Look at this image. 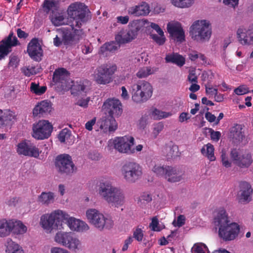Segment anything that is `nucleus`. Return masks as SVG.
<instances>
[{"instance_id":"f257e3e1","label":"nucleus","mask_w":253,"mask_h":253,"mask_svg":"<svg viewBox=\"0 0 253 253\" xmlns=\"http://www.w3.org/2000/svg\"><path fill=\"white\" fill-rule=\"evenodd\" d=\"M67 13L70 18L68 24L73 33L64 28L59 30V34L64 44L71 45L77 43L82 38L84 33L81 27L91 18V16L87 6L80 2L71 3L68 8Z\"/></svg>"},{"instance_id":"f03ea898","label":"nucleus","mask_w":253,"mask_h":253,"mask_svg":"<svg viewBox=\"0 0 253 253\" xmlns=\"http://www.w3.org/2000/svg\"><path fill=\"white\" fill-rule=\"evenodd\" d=\"M214 223L219 227L218 235L223 240L232 241L238 236L240 231L239 225L229 220L225 210H219L214 218Z\"/></svg>"},{"instance_id":"7ed1b4c3","label":"nucleus","mask_w":253,"mask_h":253,"mask_svg":"<svg viewBox=\"0 0 253 253\" xmlns=\"http://www.w3.org/2000/svg\"><path fill=\"white\" fill-rule=\"evenodd\" d=\"M52 81L54 83L57 90H67L71 89V93L74 95H82L87 90V87L83 83L71 84L68 72L63 68L54 71Z\"/></svg>"},{"instance_id":"20e7f679","label":"nucleus","mask_w":253,"mask_h":253,"mask_svg":"<svg viewBox=\"0 0 253 253\" xmlns=\"http://www.w3.org/2000/svg\"><path fill=\"white\" fill-rule=\"evenodd\" d=\"M98 194L102 199L112 206L118 207L124 203L125 196L123 191L109 182L100 183Z\"/></svg>"},{"instance_id":"39448f33","label":"nucleus","mask_w":253,"mask_h":253,"mask_svg":"<svg viewBox=\"0 0 253 253\" xmlns=\"http://www.w3.org/2000/svg\"><path fill=\"white\" fill-rule=\"evenodd\" d=\"M190 34L192 39L197 42L208 41L211 35L210 23L205 20L194 22L190 28Z\"/></svg>"},{"instance_id":"423d86ee","label":"nucleus","mask_w":253,"mask_h":253,"mask_svg":"<svg viewBox=\"0 0 253 253\" xmlns=\"http://www.w3.org/2000/svg\"><path fill=\"white\" fill-rule=\"evenodd\" d=\"M131 93L134 102L139 104L143 103L151 97L153 87L148 82L139 81L131 86Z\"/></svg>"},{"instance_id":"0eeeda50","label":"nucleus","mask_w":253,"mask_h":253,"mask_svg":"<svg viewBox=\"0 0 253 253\" xmlns=\"http://www.w3.org/2000/svg\"><path fill=\"white\" fill-rule=\"evenodd\" d=\"M68 214L61 210H56L49 214H44L41 218L42 227L46 230H60L63 228L62 222L68 218Z\"/></svg>"},{"instance_id":"6e6552de","label":"nucleus","mask_w":253,"mask_h":253,"mask_svg":"<svg viewBox=\"0 0 253 253\" xmlns=\"http://www.w3.org/2000/svg\"><path fill=\"white\" fill-rule=\"evenodd\" d=\"M122 175L128 183H134L141 178L143 175L142 167L133 162L126 163L121 168Z\"/></svg>"},{"instance_id":"1a4fd4ad","label":"nucleus","mask_w":253,"mask_h":253,"mask_svg":"<svg viewBox=\"0 0 253 253\" xmlns=\"http://www.w3.org/2000/svg\"><path fill=\"white\" fill-rule=\"evenodd\" d=\"M117 70L115 65H101L97 67L91 75L93 80L97 84H107L113 81V75Z\"/></svg>"},{"instance_id":"9d476101","label":"nucleus","mask_w":253,"mask_h":253,"mask_svg":"<svg viewBox=\"0 0 253 253\" xmlns=\"http://www.w3.org/2000/svg\"><path fill=\"white\" fill-rule=\"evenodd\" d=\"M86 215L89 222L99 230L109 229L113 227V220L104 215L96 209H91L86 211Z\"/></svg>"},{"instance_id":"9b49d317","label":"nucleus","mask_w":253,"mask_h":253,"mask_svg":"<svg viewBox=\"0 0 253 253\" xmlns=\"http://www.w3.org/2000/svg\"><path fill=\"white\" fill-rule=\"evenodd\" d=\"M55 165L59 173L66 175H71L76 172L77 169L71 157L68 154H64L57 156Z\"/></svg>"},{"instance_id":"f8f14e48","label":"nucleus","mask_w":253,"mask_h":253,"mask_svg":"<svg viewBox=\"0 0 253 253\" xmlns=\"http://www.w3.org/2000/svg\"><path fill=\"white\" fill-rule=\"evenodd\" d=\"M32 136L38 140L48 138L52 131V125L46 120H41L33 125Z\"/></svg>"},{"instance_id":"ddd939ff","label":"nucleus","mask_w":253,"mask_h":253,"mask_svg":"<svg viewBox=\"0 0 253 253\" xmlns=\"http://www.w3.org/2000/svg\"><path fill=\"white\" fill-rule=\"evenodd\" d=\"M17 152L19 155L38 158L40 152L39 149L30 141L24 140L17 145Z\"/></svg>"},{"instance_id":"4468645a","label":"nucleus","mask_w":253,"mask_h":253,"mask_svg":"<svg viewBox=\"0 0 253 253\" xmlns=\"http://www.w3.org/2000/svg\"><path fill=\"white\" fill-rule=\"evenodd\" d=\"M18 44V41L15 36H13V33H10L8 36L0 42V60L3 59L12 51V47Z\"/></svg>"},{"instance_id":"2eb2a0df","label":"nucleus","mask_w":253,"mask_h":253,"mask_svg":"<svg viewBox=\"0 0 253 253\" xmlns=\"http://www.w3.org/2000/svg\"><path fill=\"white\" fill-rule=\"evenodd\" d=\"M134 140L133 137L131 136L117 137L113 141L114 148L119 152L130 153V147L134 144Z\"/></svg>"},{"instance_id":"dca6fc26","label":"nucleus","mask_w":253,"mask_h":253,"mask_svg":"<svg viewBox=\"0 0 253 253\" xmlns=\"http://www.w3.org/2000/svg\"><path fill=\"white\" fill-rule=\"evenodd\" d=\"M102 107L110 116H118L122 113V104L117 99H108L104 102Z\"/></svg>"},{"instance_id":"f3484780","label":"nucleus","mask_w":253,"mask_h":253,"mask_svg":"<svg viewBox=\"0 0 253 253\" xmlns=\"http://www.w3.org/2000/svg\"><path fill=\"white\" fill-rule=\"evenodd\" d=\"M139 29L137 26L132 27L128 30H122L116 36V41L121 44L130 42L136 38Z\"/></svg>"},{"instance_id":"a211bd4d","label":"nucleus","mask_w":253,"mask_h":253,"mask_svg":"<svg viewBox=\"0 0 253 253\" xmlns=\"http://www.w3.org/2000/svg\"><path fill=\"white\" fill-rule=\"evenodd\" d=\"M167 30L172 39L180 42L184 41V32L179 22H169L167 25Z\"/></svg>"},{"instance_id":"6ab92c4d","label":"nucleus","mask_w":253,"mask_h":253,"mask_svg":"<svg viewBox=\"0 0 253 253\" xmlns=\"http://www.w3.org/2000/svg\"><path fill=\"white\" fill-rule=\"evenodd\" d=\"M27 52L30 57L36 61L42 60V49L38 39H33L28 44Z\"/></svg>"},{"instance_id":"aec40b11","label":"nucleus","mask_w":253,"mask_h":253,"mask_svg":"<svg viewBox=\"0 0 253 253\" xmlns=\"http://www.w3.org/2000/svg\"><path fill=\"white\" fill-rule=\"evenodd\" d=\"M240 190L237 194V198L241 203H247L251 200L253 189L250 184L246 181L240 183Z\"/></svg>"},{"instance_id":"412c9836","label":"nucleus","mask_w":253,"mask_h":253,"mask_svg":"<svg viewBox=\"0 0 253 253\" xmlns=\"http://www.w3.org/2000/svg\"><path fill=\"white\" fill-rule=\"evenodd\" d=\"M184 173L181 169L175 167L168 166L165 178L169 182H177L184 179Z\"/></svg>"},{"instance_id":"4be33fe9","label":"nucleus","mask_w":253,"mask_h":253,"mask_svg":"<svg viewBox=\"0 0 253 253\" xmlns=\"http://www.w3.org/2000/svg\"><path fill=\"white\" fill-rule=\"evenodd\" d=\"M64 220L66 221L68 226L72 230L84 232L89 229V226L85 222L73 217H70L69 215L67 219H64Z\"/></svg>"},{"instance_id":"5701e85b","label":"nucleus","mask_w":253,"mask_h":253,"mask_svg":"<svg viewBox=\"0 0 253 253\" xmlns=\"http://www.w3.org/2000/svg\"><path fill=\"white\" fill-rule=\"evenodd\" d=\"M100 128L104 132L114 131L117 128V124L113 116L103 117L98 122Z\"/></svg>"},{"instance_id":"b1692460","label":"nucleus","mask_w":253,"mask_h":253,"mask_svg":"<svg viewBox=\"0 0 253 253\" xmlns=\"http://www.w3.org/2000/svg\"><path fill=\"white\" fill-rule=\"evenodd\" d=\"M237 37L242 44H250L253 43V25L249 26L248 29L244 32L239 29L237 32Z\"/></svg>"},{"instance_id":"393cba45","label":"nucleus","mask_w":253,"mask_h":253,"mask_svg":"<svg viewBox=\"0 0 253 253\" xmlns=\"http://www.w3.org/2000/svg\"><path fill=\"white\" fill-rule=\"evenodd\" d=\"M150 11V6L146 2H142L141 3L128 8V13L130 15L135 16H146Z\"/></svg>"},{"instance_id":"a878e982","label":"nucleus","mask_w":253,"mask_h":253,"mask_svg":"<svg viewBox=\"0 0 253 253\" xmlns=\"http://www.w3.org/2000/svg\"><path fill=\"white\" fill-rule=\"evenodd\" d=\"M51 103L47 100H43L39 103L34 108L33 114L34 116H43L50 112Z\"/></svg>"},{"instance_id":"bb28decb","label":"nucleus","mask_w":253,"mask_h":253,"mask_svg":"<svg viewBox=\"0 0 253 253\" xmlns=\"http://www.w3.org/2000/svg\"><path fill=\"white\" fill-rule=\"evenodd\" d=\"M9 234L11 232L15 235L23 234L27 230V227L20 220H9Z\"/></svg>"},{"instance_id":"cd10ccee","label":"nucleus","mask_w":253,"mask_h":253,"mask_svg":"<svg viewBox=\"0 0 253 253\" xmlns=\"http://www.w3.org/2000/svg\"><path fill=\"white\" fill-rule=\"evenodd\" d=\"M243 129L242 126L238 124L231 128L230 136L235 143L242 142L245 138Z\"/></svg>"},{"instance_id":"c85d7f7f","label":"nucleus","mask_w":253,"mask_h":253,"mask_svg":"<svg viewBox=\"0 0 253 253\" xmlns=\"http://www.w3.org/2000/svg\"><path fill=\"white\" fill-rule=\"evenodd\" d=\"M164 153L168 160L174 159L179 156V152L177 145L173 144L172 142L166 145Z\"/></svg>"},{"instance_id":"c756f323","label":"nucleus","mask_w":253,"mask_h":253,"mask_svg":"<svg viewBox=\"0 0 253 253\" xmlns=\"http://www.w3.org/2000/svg\"><path fill=\"white\" fill-rule=\"evenodd\" d=\"M59 4V0H44L43 3V10L46 13L51 11L53 14L58 10Z\"/></svg>"},{"instance_id":"7c9ffc66","label":"nucleus","mask_w":253,"mask_h":253,"mask_svg":"<svg viewBox=\"0 0 253 253\" xmlns=\"http://www.w3.org/2000/svg\"><path fill=\"white\" fill-rule=\"evenodd\" d=\"M55 195L53 192H42L38 197V202L42 205L48 206L54 202Z\"/></svg>"},{"instance_id":"2f4dec72","label":"nucleus","mask_w":253,"mask_h":253,"mask_svg":"<svg viewBox=\"0 0 253 253\" xmlns=\"http://www.w3.org/2000/svg\"><path fill=\"white\" fill-rule=\"evenodd\" d=\"M165 60L167 63H172L179 67L183 66L185 62L184 57L175 53L167 55L165 57Z\"/></svg>"},{"instance_id":"473e14b6","label":"nucleus","mask_w":253,"mask_h":253,"mask_svg":"<svg viewBox=\"0 0 253 253\" xmlns=\"http://www.w3.org/2000/svg\"><path fill=\"white\" fill-rule=\"evenodd\" d=\"M201 153L206 156L210 161H212L215 160V157L214 155V148L213 146L208 143L204 145L201 150Z\"/></svg>"},{"instance_id":"72a5a7b5","label":"nucleus","mask_w":253,"mask_h":253,"mask_svg":"<svg viewBox=\"0 0 253 253\" xmlns=\"http://www.w3.org/2000/svg\"><path fill=\"white\" fill-rule=\"evenodd\" d=\"M6 253H23L19 246L11 239L8 238L6 241Z\"/></svg>"},{"instance_id":"f704fd0d","label":"nucleus","mask_w":253,"mask_h":253,"mask_svg":"<svg viewBox=\"0 0 253 253\" xmlns=\"http://www.w3.org/2000/svg\"><path fill=\"white\" fill-rule=\"evenodd\" d=\"M14 116L10 112H6L2 113V111H0V127L4 126H8L11 125V122L14 119Z\"/></svg>"},{"instance_id":"c9c22d12","label":"nucleus","mask_w":253,"mask_h":253,"mask_svg":"<svg viewBox=\"0 0 253 253\" xmlns=\"http://www.w3.org/2000/svg\"><path fill=\"white\" fill-rule=\"evenodd\" d=\"M252 162L253 160L251 155L249 153H245L242 154V157H241V160L237 162L236 165L241 168H248Z\"/></svg>"},{"instance_id":"e433bc0d","label":"nucleus","mask_w":253,"mask_h":253,"mask_svg":"<svg viewBox=\"0 0 253 253\" xmlns=\"http://www.w3.org/2000/svg\"><path fill=\"white\" fill-rule=\"evenodd\" d=\"M120 44L116 41L106 43L100 47V51L102 53L107 51L111 52H115L120 47Z\"/></svg>"},{"instance_id":"4c0bfd02","label":"nucleus","mask_w":253,"mask_h":253,"mask_svg":"<svg viewBox=\"0 0 253 253\" xmlns=\"http://www.w3.org/2000/svg\"><path fill=\"white\" fill-rule=\"evenodd\" d=\"M70 235L71 234L68 232H58L56 234L54 240L56 242L65 247Z\"/></svg>"},{"instance_id":"58836bf2","label":"nucleus","mask_w":253,"mask_h":253,"mask_svg":"<svg viewBox=\"0 0 253 253\" xmlns=\"http://www.w3.org/2000/svg\"><path fill=\"white\" fill-rule=\"evenodd\" d=\"M157 71L156 68H151V67H144L141 68L136 73V76L139 78H146L150 75H151Z\"/></svg>"},{"instance_id":"ea45409f","label":"nucleus","mask_w":253,"mask_h":253,"mask_svg":"<svg viewBox=\"0 0 253 253\" xmlns=\"http://www.w3.org/2000/svg\"><path fill=\"white\" fill-rule=\"evenodd\" d=\"M9 220H0V237H5L9 235Z\"/></svg>"},{"instance_id":"a19ab883","label":"nucleus","mask_w":253,"mask_h":253,"mask_svg":"<svg viewBox=\"0 0 253 253\" xmlns=\"http://www.w3.org/2000/svg\"><path fill=\"white\" fill-rule=\"evenodd\" d=\"M172 4L175 6L180 8L190 7L194 2V0H171Z\"/></svg>"},{"instance_id":"79ce46f5","label":"nucleus","mask_w":253,"mask_h":253,"mask_svg":"<svg viewBox=\"0 0 253 253\" xmlns=\"http://www.w3.org/2000/svg\"><path fill=\"white\" fill-rule=\"evenodd\" d=\"M51 21L52 24L58 26L65 24V18L64 16L59 13H54L51 16Z\"/></svg>"},{"instance_id":"37998d69","label":"nucleus","mask_w":253,"mask_h":253,"mask_svg":"<svg viewBox=\"0 0 253 253\" xmlns=\"http://www.w3.org/2000/svg\"><path fill=\"white\" fill-rule=\"evenodd\" d=\"M46 90L45 86H40L39 84L32 83L31 84V90L37 95H41L44 93Z\"/></svg>"},{"instance_id":"c03bdc74","label":"nucleus","mask_w":253,"mask_h":253,"mask_svg":"<svg viewBox=\"0 0 253 253\" xmlns=\"http://www.w3.org/2000/svg\"><path fill=\"white\" fill-rule=\"evenodd\" d=\"M41 68L36 70L35 67H24L21 69L22 72L26 76L30 77L40 72Z\"/></svg>"},{"instance_id":"a18cd8bd","label":"nucleus","mask_w":253,"mask_h":253,"mask_svg":"<svg viewBox=\"0 0 253 253\" xmlns=\"http://www.w3.org/2000/svg\"><path fill=\"white\" fill-rule=\"evenodd\" d=\"M152 115L155 119L161 120L170 116L171 115V113L160 111L155 109L152 112Z\"/></svg>"},{"instance_id":"49530a36","label":"nucleus","mask_w":253,"mask_h":253,"mask_svg":"<svg viewBox=\"0 0 253 253\" xmlns=\"http://www.w3.org/2000/svg\"><path fill=\"white\" fill-rule=\"evenodd\" d=\"M152 170L157 175L164 176L165 178L168 170V166L164 167L160 165H155Z\"/></svg>"},{"instance_id":"de8ad7c7","label":"nucleus","mask_w":253,"mask_h":253,"mask_svg":"<svg viewBox=\"0 0 253 253\" xmlns=\"http://www.w3.org/2000/svg\"><path fill=\"white\" fill-rule=\"evenodd\" d=\"M72 242L71 243V244H70V245H68V246L66 248L75 252H76L81 249L82 244L78 238L75 237L74 240H72Z\"/></svg>"},{"instance_id":"09e8293b","label":"nucleus","mask_w":253,"mask_h":253,"mask_svg":"<svg viewBox=\"0 0 253 253\" xmlns=\"http://www.w3.org/2000/svg\"><path fill=\"white\" fill-rule=\"evenodd\" d=\"M242 154L241 150L237 149H233L230 152V157L235 164H237V162L241 160L242 157Z\"/></svg>"},{"instance_id":"8fccbe9b","label":"nucleus","mask_w":253,"mask_h":253,"mask_svg":"<svg viewBox=\"0 0 253 253\" xmlns=\"http://www.w3.org/2000/svg\"><path fill=\"white\" fill-rule=\"evenodd\" d=\"M71 131L67 128L62 129L58 135V139L61 142H64L70 138Z\"/></svg>"},{"instance_id":"3c124183","label":"nucleus","mask_w":253,"mask_h":253,"mask_svg":"<svg viewBox=\"0 0 253 253\" xmlns=\"http://www.w3.org/2000/svg\"><path fill=\"white\" fill-rule=\"evenodd\" d=\"M207 247L203 244H195L192 248L193 253H206Z\"/></svg>"},{"instance_id":"603ef678","label":"nucleus","mask_w":253,"mask_h":253,"mask_svg":"<svg viewBox=\"0 0 253 253\" xmlns=\"http://www.w3.org/2000/svg\"><path fill=\"white\" fill-rule=\"evenodd\" d=\"M152 39L159 45H162L164 44L166 42V38L165 37L164 34L163 35H158L156 34L151 35Z\"/></svg>"},{"instance_id":"864d4df0","label":"nucleus","mask_w":253,"mask_h":253,"mask_svg":"<svg viewBox=\"0 0 253 253\" xmlns=\"http://www.w3.org/2000/svg\"><path fill=\"white\" fill-rule=\"evenodd\" d=\"M234 91L237 95H241L249 92L250 90L246 85H242L235 88Z\"/></svg>"},{"instance_id":"5fc2aeb1","label":"nucleus","mask_w":253,"mask_h":253,"mask_svg":"<svg viewBox=\"0 0 253 253\" xmlns=\"http://www.w3.org/2000/svg\"><path fill=\"white\" fill-rule=\"evenodd\" d=\"M163 128L164 125L162 123H159L155 125L152 132L154 138H156Z\"/></svg>"},{"instance_id":"6e6d98bb","label":"nucleus","mask_w":253,"mask_h":253,"mask_svg":"<svg viewBox=\"0 0 253 253\" xmlns=\"http://www.w3.org/2000/svg\"><path fill=\"white\" fill-rule=\"evenodd\" d=\"M185 217L184 215H180L177 217V220H174L172 222V225L178 227H181L185 224Z\"/></svg>"},{"instance_id":"4d7b16f0","label":"nucleus","mask_w":253,"mask_h":253,"mask_svg":"<svg viewBox=\"0 0 253 253\" xmlns=\"http://www.w3.org/2000/svg\"><path fill=\"white\" fill-rule=\"evenodd\" d=\"M206 92L207 94L209 95V97H211L213 95L214 96L218 92L217 88H213L210 84H206Z\"/></svg>"},{"instance_id":"13d9d810","label":"nucleus","mask_w":253,"mask_h":253,"mask_svg":"<svg viewBox=\"0 0 253 253\" xmlns=\"http://www.w3.org/2000/svg\"><path fill=\"white\" fill-rule=\"evenodd\" d=\"M148 117L147 116H143L139 120L138 122V126L140 129H144L147 125Z\"/></svg>"},{"instance_id":"bf43d9fd","label":"nucleus","mask_w":253,"mask_h":253,"mask_svg":"<svg viewBox=\"0 0 253 253\" xmlns=\"http://www.w3.org/2000/svg\"><path fill=\"white\" fill-rule=\"evenodd\" d=\"M10 60L8 63V66L16 68L19 62V59L17 56L11 54L9 57Z\"/></svg>"},{"instance_id":"052dcab7","label":"nucleus","mask_w":253,"mask_h":253,"mask_svg":"<svg viewBox=\"0 0 253 253\" xmlns=\"http://www.w3.org/2000/svg\"><path fill=\"white\" fill-rule=\"evenodd\" d=\"M133 237L138 241H141L143 237V231L140 228H137L133 232Z\"/></svg>"},{"instance_id":"680f3d73","label":"nucleus","mask_w":253,"mask_h":253,"mask_svg":"<svg viewBox=\"0 0 253 253\" xmlns=\"http://www.w3.org/2000/svg\"><path fill=\"white\" fill-rule=\"evenodd\" d=\"M202 77L203 81L208 80L211 82L214 77V74L211 71L209 72L204 71L202 74Z\"/></svg>"},{"instance_id":"e2e57ef3","label":"nucleus","mask_w":253,"mask_h":253,"mask_svg":"<svg viewBox=\"0 0 253 253\" xmlns=\"http://www.w3.org/2000/svg\"><path fill=\"white\" fill-rule=\"evenodd\" d=\"M188 80L191 83H197L198 82V77L196 75L195 71L192 70L190 72L188 76Z\"/></svg>"},{"instance_id":"0e129e2a","label":"nucleus","mask_w":253,"mask_h":253,"mask_svg":"<svg viewBox=\"0 0 253 253\" xmlns=\"http://www.w3.org/2000/svg\"><path fill=\"white\" fill-rule=\"evenodd\" d=\"M221 153V158L223 165L226 168L231 167V163L228 161L225 153H224L223 150Z\"/></svg>"},{"instance_id":"69168bd1","label":"nucleus","mask_w":253,"mask_h":253,"mask_svg":"<svg viewBox=\"0 0 253 253\" xmlns=\"http://www.w3.org/2000/svg\"><path fill=\"white\" fill-rule=\"evenodd\" d=\"M152 200V195L147 193H144L140 197V201L149 203Z\"/></svg>"},{"instance_id":"338daca9","label":"nucleus","mask_w":253,"mask_h":253,"mask_svg":"<svg viewBox=\"0 0 253 253\" xmlns=\"http://www.w3.org/2000/svg\"><path fill=\"white\" fill-rule=\"evenodd\" d=\"M200 53L197 51H192L188 53L189 58L192 61H195L199 58Z\"/></svg>"},{"instance_id":"774afa93","label":"nucleus","mask_w":253,"mask_h":253,"mask_svg":"<svg viewBox=\"0 0 253 253\" xmlns=\"http://www.w3.org/2000/svg\"><path fill=\"white\" fill-rule=\"evenodd\" d=\"M51 253H70L68 251L59 247H54L51 249Z\"/></svg>"}]
</instances>
